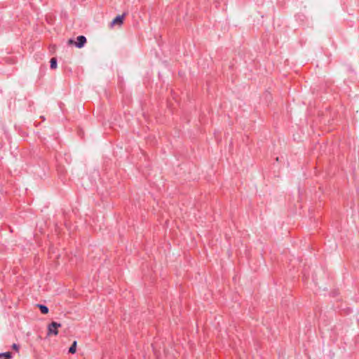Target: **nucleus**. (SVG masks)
I'll list each match as a JSON object with an SVG mask.
<instances>
[{"mask_svg": "<svg viewBox=\"0 0 359 359\" xmlns=\"http://www.w3.org/2000/svg\"><path fill=\"white\" fill-rule=\"evenodd\" d=\"M61 325L60 323L53 322L51 324L48 325V335H57L58 334L57 328L60 327Z\"/></svg>", "mask_w": 359, "mask_h": 359, "instance_id": "obj_1", "label": "nucleus"}, {"mask_svg": "<svg viewBox=\"0 0 359 359\" xmlns=\"http://www.w3.org/2000/svg\"><path fill=\"white\" fill-rule=\"evenodd\" d=\"M124 15L116 16L111 22V26H114L115 25H121L123 24Z\"/></svg>", "mask_w": 359, "mask_h": 359, "instance_id": "obj_3", "label": "nucleus"}, {"mask_svg": "<svg viewBox=\"0 0 359 359\" xmlns=\"http://www.w3.org/2000/svg\"><path fill=\"white\" fill-rule=\"evenodd\" d=\"M34 306L39 308L43 314L47 313L49 311L48 308L43 304H35Z\"/></svg>", "mask_w": 359, "mask_h": 359, "instance_id": "obj_4", "label": "nucleus"}, {"mask_svg": "<svg viewBox=\"0 0 359 359\" xmlns=\"http://www.w3.org/2000/svg\"><path fill=\"white\" fill-rule=\"evenodd\" d=\"M57 65V59L55 57H53L50 61V69H55Z\"/></svg>", "mask_w": 359, "mask_h": 359, "instance_id": "obj_5", "label": "nucleus"}, {"mask_svg": "<svg viewBox=\"0 0 359 359\" xmlns=\"http://www.w3.org/2000/svg\"><path fill=\"white\" fill-rule=\"evenodd\" d=\"M12 348H13L14 350H15L16 351H18V350H19V346H18L17 344H13Z\"/></svg>", "mask_w": 359, "mask_h": 359, "instance_id": "obj_8", "label": "nucleus"}, {"mask_svg": "<svg viewBox=\"0 0 359 359\" xmlns=\"http://www.w3.org/2000/svg\"><path fill=\"white\" fill-rule=\"evenodd\" d=\"M76 345H77V343H76V341H74L72 343V346H70V348H69V352L70 353L74 354V353H75L76 352Z\"/></svg>", "mask_w": 359, "mask_h": 359, "instance_id": "obj_6", "label": "nucleus"}, {"mask_svg": "<svg viewBox=\"0 0 359 359\" xmlns=\"http://www.w3.org/2000/svg\"><path fill=\"white\" fill-rule=\"evenodd\" d=\"M10 357H11V353L10 352H7L6 353L0 355V359H9Z\"/></svg>", "mask_w": 359, "mask_h": 359, "instance_id": "obj_7", "label": "nucleus"}, {"mask_svg": "<svg viewBox=\"0 0 359 359\" xmlns=\"http://www.w3.org/2000/svg\"><path fill=\"white\" fill-rule=\"evenodd\" d=\"M69 42L70 43H73V40H72V39H69Z\"/></svg>", "mask_w": 359, "mask_h": 359, "instance_id": "obj_9", "label": "nucleus"}, {"mask_svg": "<svg viewBox=\"0 0 359 359\" xmlns=\"http://www.w3.org/2000/svg\"><path fill=\"white\" fill-rule=\"evenodd\" d=\"M86 43V38L84 36L81 35L76 38V42L75 43V46L77 48H81L85 45Z\"/></svg>", "mask_w": 359, "mask_h": 359, "instance_id": "obj_2", "label": "nucleus"}]
</instances>
